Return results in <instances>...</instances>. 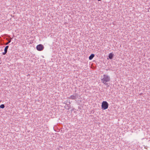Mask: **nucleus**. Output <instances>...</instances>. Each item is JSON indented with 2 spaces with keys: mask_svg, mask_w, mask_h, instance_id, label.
Listing matches in <instances>:
<instances>
[{
  "mask_svg": "<svg viewBox=\"0 0 150 150\" xmlns=\"http://www.w3.org/2000/svg\"><path fill=\"white\" fill-rule=\"evenodd\" d=\"M101 80L102 82L105 85H107V82H109L110 80V77L108 75L104 74Z\"/></svg>",
  "mask_w": 150,
  "mask_h": 150,
  "instance_id": "1",
  "label": "nucleus"
},
{
  "mask_svg": "<svg viewBox=\"0 0 150 150\" xmlns=\"http://www.w3.org/2000/svg\"><path fill=\"white\" fill-rule=\"evenodd\" d=\"M102 108L105 110L108 108V104L107 102L106 101H103L101 105Z\"/></svg>",
  "mask_w": 150,
  "mask_h": 150,
  "instance_id": "2",
  "label": "nucleus"
},
{
  "mask_svg": "<svg viewBox=\"0 0 150 150\" xmlns=\"http://www.w3.org/2000/svg\"><path fill=\"white\" fill-rule=\"evenodd\" d=\"M36 48L37 50L38 51H42L43 50L44 47V46L42 44H39L36 47Z\"/></svg>",
  "mask_w": 150,
  "mask_h": 150,
  "instance_id": "3",
  "label": "nucleus"
},
{
  "mask_svg": "<svg viewBox=\"0 0 150 150\" xmlns=\"http://www.w3.org/2000/svg\"><path fill=\"white\" fill-rule=\"evenodd\" d=\"M77 95L76 94H74L72 95H71L70 97L69 98L74 100L75 99L77 98Z\"/></svg>",
  "mask_w": 150,
  "mask_h": 150,
  "instance_id": "4",
  "label": "nucleus"
},
{
  "mask_svg": "<svg viewBox=\"0 0 150 150\" xmlns=\"http://www.w3.org/2000/svg\"><path fill=\"white\" fill-rule=\"evenodd\" d=\"M8 47V46H6L5 49H4V52L3 53V55H5L6 54V53H7V50Z\"/></svg>",
  "mask_w": 150,
  "mask_h": 150,
  "instance_id": "5",
  "label": "nucleus"
},
{
  "mask_svg": "<svg viewBox=\"0 0 150 150\" xmlns=\"http://www.w3.org/2000/svg\"><path fill=\"white\" fill-rule=\"evenodd\" d=\"M113 56V54L112 53H110L109 54L108 57L110 59H112Z\"/></svg>",
  "mask_w": 150,
  "mask_h": 150,
  "instance_id": "6",
  "label": "nucleus"
},
{
  "mask_svg": "<svg viewBox=\"0 0 150 150\" xmlns=\"http://www.w3.org/2000/svg\"><path fill=\"white\" fill-rule=\"evenodd\" d=\"M94 57V54H92L91 55L89 56V59L90 60H91Z\"/></svg>",
  "mask_w": 150,
  "mask_h": 150,
  "instance_id": "7",
  "label": "nucleus"
},
{
  "mask_svg": "<svg viewBox=\"0 0 150 150\" xmlns=\"http://www.w3.org/2000/svg\"><path fill=\"white\" fill-rule=\"evenodd\" d=\"M5 106L4 104H2L0 105V108H4Z\"/></svg>",
  "mask_w": 150,
  "mask_h": 150,
  "instance_id": "8",
  "label": "nucleus"
},
{
  "mask_svg": "<svg viewBox=\"0 0 150 150\" xmlns=\"http://www.w3.org/2000/svg\"><path fill=\"white\" fill-rule=\"evenodd\" d=\"M11 41V40H10L8 42H7V43H6V45H8L9 43H10Z\"/></svg>",
  "mask_w": 150,
  "mask_h": 150,
  "instance_id": "9",
  "label": "nucleus"
},
{
  "mask_svg": "<svg viewBox=\"0 0 150 150\" xmlns=\"http://www.w3.org/2000/svg\"><path fill=\"white\" fill-rule=\"evenodd\" d=\"M101 0H98V1H101Z\"/></svg>",
  "mask_w": 150,
  "mask_h": 150,
  "instance_id": "10",
  "label": "nucleus"
}]
</instances>
